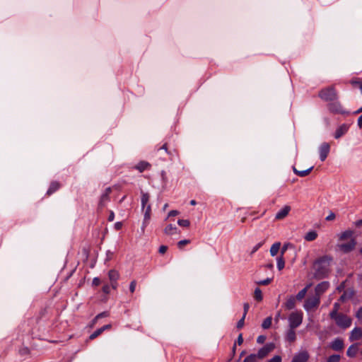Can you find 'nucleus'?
<instances>
[{
	"label": "nucleus",
	"mask_w": 362,
	"mask_h": 362,
	"mask_svg": "<svg viewBox=\"0 0 362 362\" xmlns=\"http://www.w3.org/2000/svg\"><path fill=\"white\" fill-rule=\"evenodd\" d=\"M332 259L329 256L325 255L315 261V274L317 277L324 278L328 275Z\"/></svg>",
	"instance_id": "obj_1"
},
{
	"label": "nucleus",
	"mask_w": 362,
	"mask_h": 362,
	"mask_svg": "<svg viewBox=\"0 0 362 362\" xmlns=\"http://www.w3.org/2000/svg\"><path fill=\"white\" fill-rule=\"evenodd\" d=\"M303 313L301 311L292 312L288 318L289 328L296 329L303 322Z\"/></svg>",
	"instance_id": "obj_2"
},
{
	"label": "nucleus",
	"mask_w": 362,
	"mask_h": 362,
	"mask_svg": "<svg viewBox=\"0 0 362 362\" xmlns=\"http://www.w3.org/2000/svg\"><path fill=\"white\" fill-rule=\"evenodd\" d=\"M319 96L325 101H332L337 98V93L334 88L329 87L322 90L319 93Z\"/></svg>",
	"instance_id": "obj_3"
},
{
	"label": "nucleus",
	"mask_w": 362,
	"mask_h": 362,
	"mask_svg": "<svg viewBox=\"0 0 362 362\" xmlns=\"http://www.w3.org/2000/svg\"><path fill=\"white\" fill-rule=\"evenodd\" d=\"M334 320L337 325L342 329H346L351 325V319L344 314H339Z\"/></svg>",
	"instance_id": "obj_4"
},
{
	"label": "nucleus",
	"mask_w": 362,
	"mask_h": 362,
	"mask_svg": "<svg viewBox=\"0 0 362 362\" xmlns=\"http://www.w3.org/2000/svg\"><path fill=\"white\" fill-rule=\"evenodd\" d=\"M275 345L274 343H267L263 347L260 348L256 354L257 359H262L266 357L274 349Z\"/></svg>",
	"instance_id": "obj_5"
},
{
	"label": "nucleus",
	"mask_w": 362,
	"mask_h": 362,
	"mask_svg": "<svg viewBox=\"0 0 362 362\" xmlns=\"http://www.w3.org/2000/svg\"><path fill=\"white\" fill-rule=\"evenodd\" d=\"M320 301V298L318 296H314L313 297L308 298L305 301V303L303 305L304 309L309 312L313 308L317 307Z\"/></svg>",
	"instance_id": "obj_6"
},
{
	"label": "nucleus",
	"mask_w": 362,
	"mask_h": 362,
	"mask_svg": "<svg viewBox=\"0 0 362 362\" xmlns=\"http://www.w3.org/2000/svg\"><path fill=\"white\" fill-rule=\"evenodd\" d=\"M328 109L331 112L335 113V114H341V115L349 114V112L345 111L343 109L341 104L337 101L329 103Z\"/></svg>",
	"instance_id": "obj_7"
},
{
	"label": "nucleus",
	"mask_w": 362,
	"mask_h": 362,
	"mask_svg": "<svg viewBox=\"0 0 362 362\" xmlns=\"http://www.w3.org/2000/svg\"><path fill=\"white\" fill-rule=\"evenodd\" d=\"M112 189L110 187H107L103 194L100 196L99 203H98V207L100 209L103 208L105 206L107 203L110 201V194L111 192Z\"/></svg>",
	"instance_id": "obj_8"
},
{
	"label": "nucleus",
	"mask_w": 362,
	"mask_h": 362,
	"mask_svg": "<svg viewBox=\"0 0 362 362\" xmlns=\"http://www.w3.org/2000/svg\"><path fill=\"white\" fill-rule=\"evenodd\" d=\"M330 151V146L328 143L324 142L319 146L320 159L321 161L325 160Z\"/></svg>",
	"instance_id": "obj_9"
},
{
	"label": "nucleus",
	"mask_w": 362,
	"mask_h": 362,
	"mask_svg": "<svg viewBox=\"0 0 362 362\" xmlns=\"http://www.w3.org/2000/svg\"><path fill=\"white\" fill-rule=\"evenodd\" d=\"M349 127H350V125L348 124H345V123L339 125L337 128V129L334 132V139H339L341 136L345 135L348 132Z\"/></svg>",
	"instance_id": "obj_10"
},
{
	"label": "nucleus",
	"mask_w": 362,
	"mask_h": 362,
	"mask_svg": "<svg viewBox=\"0 0 362 362\" xmlns=\"http://www.w3.org/2000/svg\"><path fill=\"white\" fill-rule=\"evenodd\" d=\"M329 346L335 351H341L344 347V341L341 338L337 337L329 343Z\"/></svg>",
	"instance_id": "obj_11"
},
{
	"label": "nucleus",
	"mask_w": 362,
	"mask_h": 362,
	"mask_svg": "<svg viewBox=\"0 0 362 362\" xmlns=\"http://www.w3.org/2000/svg\"><path fill=\"white\" fill-rule=\"evenodd\" d=\"M309 354L307 351H302L296 353L292 358L291 362H307Z\"/></svg>",
	"instance_id": "obj_12"
},
{
	"label": "nucleus",
	"mask_w": 362,
	"mask_h": 362,
	"mask_svg": "<svg viewBox=\"0 0 362 362\" xmlns=\"http://www.w3.org/2000/svg\"><path fill=\"white\" fill-rule=\"evenodd\" d=\"M356 245V242L354 239H351L349 243H342L339 245V249L344 253H348L354 250Z\"/></svg>",
	"instance_id": "obj_13"
},
{
	"label": "nucleus",
	"mask_w": 362,
	"mask_h": 362,
	"mask_svg": "<svg viewBox=\"0 0 362 362\" xmlns=\"http://www.w3.org/2000/svg\"><path fill=\"white\" fill-rule=\"evenodd\" d=\"M329 283L328 281H322L318 284L315 288V296H318L320 298V295L328 289Z\"/></svg>",
	"instance_id": "obj_14"
},
{
	"label": "nucleus",
	"mask_w": 362,
	"mask_h": 362,
	"mask_svg": "<svg viewBox=\"0 0 362 362\" xmlns=\"http://www.w3.org/2000/svg\"><path fill=\"white\" fill-rule=\"evenodd\" d=\"M362 337V329L359 327H354L350 332L349 339L351 341L358 340Z\"/></svg>",
	"instance_id": "obj_15"
},
{
	"label": "nucleus",
	"mask_w": 362,
	"mask_h": 362,
	"mask_svg": "<svg viewBox=\"0 0 362 362\" xmlns=\"http://www.w3.org/2000/svg\"><path fill=\"white\" fill-rule=\"evenodd\" d=\"M291 207L289 206H285L281 209L276 214L275 218L276 219H282L285 218L289 213Z\"/></svg>",
	"instance_id": "obj_16"
},
{
	"label": "nucleus",
	"mask_w": 362,
	"mask_h": 362,
	"mask_svg": "<svg viewBox=\"0 0 362 362\" xmlns=\"http://www.w3.org/2000/svg\"><path fill=\"white\" fill-rule=\"evenodd\" d=\"M151 205L148 204L145 209L144 214V222L142 224V230H144L145 227L146 226L147 222L149 221L151 218Z\"/></svg>",
	"instance_id": "obj_17"
},
{
	"label": "nucleus",
	"mask_w": 362,
	"mask_h": 362,
	"mask_svg": "<svg viewBox=\"0 0 362 362\" xmlns=\"http://www.w3.org/2000/svg\"><path fill=\"white\" fill-rule=\"evenodd\" d=\"M179 232L178 228L173 224H168L164 229V233L169 235L177 234Z\"/></svg>",
	"instance_id": "obj_18"
},
{
	"label": "nucleus",
	"mask_w": 362,
	"mask_h": 362,
	"mask_svg": "<svg viewBox=\"0 0 362 362\" xmlns=\"http://www.w3.org/2000/svg\"><path fill=\"white\" fill-rule=\"evenodd\" d=\"M296 298L293 296H290L286 300L284 305L287 310H293L296 306Z\"/></svg>",
	"instance_id": "obj_19"
},
{
	"label": "nucleus",
	"mask_w": 362,
	"mask_h": 362,
	"mask_svg": "<svg viewBox=\"0 0 362 362\" xmlns=\"http://www.w3.org/2000/svg\"><path fill=\"white\" fill-rule=\"evenodd\" d=\"M149 201V194L146 192H141V209L144 210L146 208V206L148 205V202Z\"/></svg>",
	"instance_id": "obj_20"
},
{
	"label": "nucleus",
	"mask_w": 362,
	"mask_h": 362,
	"mask_svg": "<svg viewBox=\"0 0 362 362\" xmlns=\"http://www.w3.org/2000/svg\"><path fill=\"white\" fill-rule=\"evenodd\" d=\"M148 167H150V164L146 161H140L137 165H135V169L138 170L140 173L144 172Z\"/></svg>",
	"instance_id": "obj_21"
},
{
	"label": "nucleus",
	"mask_w": 362,
	"mask_h": 362,
	"mask_svg": "<svg viewBox=\"0 0 362 362\" xmlns=\"http://www.w3.org/2000/svg\"><path fill=\"white\" fill-rule=\"evenodd\" d=\"M357 351H358V346L356 344H352L351 345L347 351H346V355L349 356V357H354L356 354H357Z\"/></svg>",
	"instance_id": "obj_22"
},
{
	"label": "nucleus",
	"mask_w": 362,
	"mask_h": 362,
	"mask_svg": "<svg viewBox=\"0 0 362 362\" xmlns=\"http://www.w3.org/2000/svg\"><path fill=\"white\" fill-rule=\"evenodd\" d=\"M339 308H340V304L339 303L336 302L334 303L333 309L329 313V316L332 319L334 320L335 317H337V316L339 315V314L338 313V310H339Z\"/></svg>",
	"instance_id": "obj_23"
},
{
	"label": "nucleus",
	"mask_w": 362,
	"mask_h": 362,
	"mask_svg": "<svg viewBox=\"0 0 362 362\" xmlns=\"http://www.w3.org/2000/svg\"><path fill=\"white\" fill-rule=\"evenodd\" d=\"M313 167H310L304 170H298L295 167L293 168V172L295 174L300 177H305L313 170Z\"/></svg>",
	"instance_id": "obj_24"
},
{
	"label": "nucleus",
	"mask_w": 362,
	"mask_h": 362,
	"mask_svg": "<svg viewBox=\"0 0 362 362\" xmlns=\"http://www.w3.org/2000/svg\"><path fill=\"white\" fill-rule=\"evenodd\" d=\"M281 243L279 242H276L274 243L270 248V255L272 257H274L278 253L280 249Z\"/></svg>",
	"instance_id": "obj_25"
},
{
	"label": "nucleus",
	"mask_w": 362,
	"mask_h": 362,
	"mask_svg": "<svg viewBox=\"0 0 362 362\" xmlns=\"http://www.w3.org/2000/svg\"><path fill=\"white\" fill-rule=\"evenodd\" d=\"M59 188V184L57 182H52L47 191L48 195L55 192Z\"/></svg>",
	"instance_id": "obj_26"
},
{
	"label": "nucleus",
	"mask_w": 362,
	"mask_h": 362,
	"mask_svg": "<svg viewBox=\"0 0 362 362\" xmlns=\"http://www.w3.org/2000/svg\"><path fill=\"white\" fill-rule=\"evenodd\" d=\"M310 286V284L306 286L304 288L300 290L295 297V298L298 300H301L306 295L308 288Z\"/></svg>",
	"instance_id": "obj_27"
},
{
	"label": "nucleus",
	"mask_w": 362,
	"mask_h": 362,
	"mask_svg": "<svg viewBox=\"0 0 362 362\" xmlns=\"http://www.w3.org/2000/svg\"><path fill=\"white\" fill-rule=\"evenodd\" d=\"M295 329L289 328L286 333V339L289 341H293L296 340V335L294 331Z\"/></svg>",
	"instance_id": "obj_28"
},
{
	"label": "nucleus",
	"mask_w": 362,
	"mask_h": 362,
	"mask_svg": "<svg viewBox=\"0 0 362 362\" xmlns=\"http://www.w3.org/2000/svg\"><path fill=\"white\" fill-rule=\"evenodd\" d=\"M108 276L110 281H117L119 279V274L116 270L112 269L109 272Z\"/></svg>",
	"instance_id": "obj_29"
},
{
	"label": "nucleus",
	"mask_w": 362,
	"mask_h": 362,
	"mask_svg": "<svg viewBox=\"0 0 362 362\" xmlns=\"http://www.w3.org/2000/svg\"><path fill=\"white\" fill-rule=\"evenodd\" d=\"M285 266V262L282 255L276 258V267L280 271L284 269Z\"/></svg>",
	"instance_id": "obj_30"
},
{
	"label": "nucleus",
	"mask_w": 362,
	"mask_h": 362,
	"mask_svg": "<svg viewBox=\"0 0 362 362\" xmlns=\"http://www.w3.org/2000/svg\"><path fill=\"white\" fill-rule=\"evenodd\" d=\"M317 235L315 231H310L306 233L305 236V239L308 241H312L314 240L317 238Z\"/></svg>",
	"instance_id": "obj_31"
},
{
	"label": "nucleus",
	"mask_w": 362,
	"mask_h": 362,
	"mask_svg": "<svg viewBox=\"0 0 362 362\" xmlns=\"http://www.w3.org/2000/svg\"><path fill=\"white\" fill-rule=\"evenodd\" d=\"M272 317H267L264 319L262 324V327L264 329H269L272 325Z\"/></svg>",
	"instance_id": "obj_32"
},
{
	"label": "nucleus",
	"mask_w": 362,
	"mask_h": 362,
	"mask_svg": "<svg viewBox=\"0 0 362 362\" xmlns=\"http://www.w3.org/2000/svg\"><path fill=\"white\" fill-rule=\"evenodd\" d=\"M352 235H353V231L351 230H346L344 231L340 235L339 238H340V240H345V239L352 237Z\"/></svg>",
	"instance_id": "obj_33"
},
{
	"label": "nucleus",
	"mask_w": 362,
	"mask_h": 362,
	"mask_svg": "<svg viewBox=\"0 0 362 362\" xmlns=\"http://www.w3.org/2000/svg\"><path fill=\"white\" fill-rule=\"evenodd\" d=\"M341 356L339 354H332L329 356L327 360V362H339Z\"/></svg>",
	"instance_id": "obj_34"
},
{
	"label": "nucleus",
	"mask_w": 362,
	"mask_h": 362,
	"mask_svg": "<svg viewBox=\"0 0 362 362\" xmlns=\"http://www.w3.org/2000/svg\"><path fill=\"white\" fill-rule=\"evenodd\" d=\"M354 295V292L351 291L349 293L344 292L339 298V300L342 302L351 298Z\"/></svg>",
	"instance_id": "obj_35"
},
{
	"label": "nucleus",
	"mask_w": 362,
	"mask_h": 362,
	"mask_svg": "<svg viewBox=\"0 0 362 362\" xmlns=\"http://www.w3.org/2000/svg\"><path fill=\"white\" fill-rule=\"evenodd\" d=\"M257 358L255 354H251L247 356L243 362H257Z\"/></svg>",
	"instance_id": "obj_36"
},
{
	"label": "nucleus",
	"mask_w": 362,
	"mask_h": 362,
	"mask_svg": "<svg viewBox=\"0 0 362 362\" xmlns=\"http://www.w3.org/2000/svg\"><path fill=\"white\" fill-rule=\"evenodd\" d=\"M255 298L258 301H260L262 300V291L258 287L256 288L255 290Z\"/></svg>",
	"instance_id": "obj_37"
},
{
	"label": "nucleus",
	"mask_w": 362,
	"mask_h": 362,
	"mask_svg": "<svg viewBox=\"0 0 362 362\" xmlns=\"http://www.w3.org/2000/svg\"><path fill=\"white\" fill-rule=\"evenodd\" d=\"M177 224L182 227H188L190 225V222L187 219H179Z\"/></svg>",
	"instance_id": "obj_38"
},
{
	"label": "nucleus",
	"mask_w": 362,
	"mask_h": 362,
	"mask_svg": "<svg viewBox=\"0 0 362 362\" xmlns=\"http://www.w3.org/2000/svg\"><path fill=\"white\" fill-rule=\"evenodd\" d=\"M351 83L355 86V87H357L360 89L361 93H362V80L361 81H351Z\"/></svg>",
	"instance_id": "obj_39"
},
{
	"label": "nucleus",
	"mask_w": 362,
	"mask_h": 362,
	"mask_svg": "<svg viewBox=\"0 0 362 362\" xmlns=\"http://www.w3.org/2000/svg\"><path fill=\"white\" fill-rule=\"evenodd\" d=\"M264 241H261L258 243H257L254 247L252 249V251H251V254H253L255 253V252H257L262 246V245L264 244Z\"/></svg>",
	"instance_id": "obj_40"
},
{
	"label": "nucleus",
	"mask_w": 362,
	"mask_h": 362,
	"mask_svg": "<svg viewBox=\"0 0 362 362\" xmlns=\"http://www.w3.org/2000/svg\"><path fill=\"white\" fill-rule=\"evenodd\" d=\"M102 333V330L100 329H96L95 332H93L89 337L90 339H93L96 338L98 336H99Z\"/></svg>",
	"instance_id": "obj_41"
},
{
	"label": "nucleus",
	"mask_w": 362,
	"mask_h": 362,
	"mask_svg": "<svg viewBox=\"0 0 362 362\" xmlns=\"http://www.w3.org/2000/svg\"><path fill=\"white\" fill-rule=\"evenodd\" d=\"M281 360L282 359L280 356L276 355L269 359L267 362H281Z\"/></svg>",
	"instance_id": "obj_42"
},
{
	"label": "nucleus",
	"mask_w": 362,
	"mask_h": 362,
	"mask_svg": "<svg viewBox=\"0 0 362 362\" xmlns=\"http://www.w3.org/2000/svg\"><path fill=\"white\" fill-rule=\"evenodd\" d=\"M272 280V279L271 278H267L264 280L258 281L257 284L259 285H267L271 283Z\"/></svg>",
	"instance_id": "obj_43"
},
{
	"label": "nucleus",
	"mask_w": 362,
	"mask_h": 362,
	"mask_svg": "<svg viewBox=\"0 0 362 362\" xmlns=\"http://www.w3.org/2000/svg\"><path fill=\"white\" fill-rule=\"evenodd\" d=\"M136 286V282L135 280H133L132 281H131V283L129 284V291H131V293L134 292Z\"/></svg>",
	"instance_id": "obj_44"
},
{
	"label": "nucleus",
	"mask_w": 362,
	"mask_h": 362,
	"mask_svg": "<svg viewBox=\"0 0 362 362\" xmlns=\"http://www.w3.org/2000/svg\"><path fill=\"white\" fill-rule=\"evenodd\" d=\"M108 316V313L107 312H103L97 315L95 317V320H98L100 318L105 317Z\"/></svg>",
	"instance_id": "obj_45"
},
{
	"label": "nucleus",
	"mask_w": 362,
	"mask_h": 362,
	"mask_svg": "<svg viewBox=\"0 0 362 362\" xmlns=\"http://www.w3.org/2000/svg\"><path fill=\"white\" fill-rule=\"evenodd\" d=\"M245 318V316H243V317H241V319L238 322V323H237V327H238V329L242 328V327H243V325H244Z\"/></svg>",
	"instance_id": "obj_46"
},
{
	"label": "nucleus",
	"mask_w": 362,
	"mask_h": 362,
	"mask_svg": "<svg viewBox=\"0 0 362 362\" xmlns=\"http://www.w3.org/2000/svg\"><path fill=\"white\" fill-rule=\"evenodd\" d=\"M189 243V240H180L178 243H177V245L180 248H181L182 246H184L185 245Z\"/></svg>",
	"instance_id": "obj_47"
},
{
	"label": "nucleus",
	"mask_w": 362,
	"mask_h": 362,
	"mask_svg": "<svg viewBox=\"0 0 362 362\" xmlns=\"http://www.w3.org/2000/svg\"><path fill=\"white\" fill-rule=\"evenodd\" d=\"M266 339V337L264 336V335H259L257 338V342L258 344H263L264 342Z\"/></svg>",
	"instance_id": "obj_48"
},
{
	"label": "nucleus",
	"mask_w": 362,
	"mask_h": 362,
	"mask_svg": "<svg viewBox=\"0 0 362 362\" xmlns=\"http://www.w3.org/2000/svg\"><path fill=\"white\" fill-rule=\"evenodd\" d=\"M356 317L358 320H362V307L359 308V309L357 310L356 313Z\"/></svg>",
	"instance_id": "obj_49"
},
{
	"label": "nucleus",
	"mask_w": 362,
	"mask_h": 362,
	"mask_svg": "<svg viewBox=\"0 0 362 362\" xmlns=\"http://www.w3.org/2000/svg\"><path fill=\"white\" fill-rule=\"evenodd\" d=\"M168 250V247L167 246L165 245H161L160 247H159V252L160 254H164Z\"/></svg>",
	"instance_id": "obj_50"
},
{
	"label": "nucleus",
	"mask_w": 362,
	"mask_h": 362,
	"mask_svg": "<svg viewBox=\"0 0 362 362\" xmlns=\"http://www.w3.org/2000/svg\"><path fill=\"white\" fill-rule=\"evenodd\" d=\"M289 245V244H284L283 245V247H281V255H282V256L284 255V254L286 252V251L288 249V246Z\"/></svg>",
	"instance_id": "obj_51"
},
{
	"label": "nucleus",
	"mask_w": 362,
	"mask_h": 362,
	"mask_svg": "<svg viewBox=\"0 0 362 362\" xmlns=\"http://www.w3.org/2000/svg\"><path fill=\"white\" fill-rule=\"evenodd\" d=\"M243 334H240L237 339V343L238 345H241L243 344Z\"/></svg>",
	"instance_id": "obj_52"
},
{
	"label": "nucleus",
	"mask_w": 362,
	"mask_h": 362,
	"mask_svg": "<svg viewBox=\"0 0 362 362\" xmlns=\"http://www.w3.org/2000/svg\"><path fill=\"white\" fill-rule=\"evenodd\" d=\"M179 214V211L177 210H172L168 213V216H175Z\"/></svg>",
	"instance_id": "obj_53"
},
{
	"label": "nucleus",
	"mask_w": 362,
	"mask_h": 362,
	"mask_svg": "<svg viewBox=\"0 0 362 362\" xmlns=\"http://www.w3.org/2000/svg\"><path fill=\"white\" fill-rule=\"evenodd\" d=\"M114 218H115V214L112 211H110L107 219L109 221H112L114 220Z\"/></svg>",
	"instance_id": "obj_54"
},
{
	"label": "nucleus",
	"mask_w": 362,
	"mask_h": 362,
	"mask_svg": "<svg viewBox=\"0 0 362 362\" xmlns=\"http://www.w3.org/2000/svg\"><path fill=\"white\" fill-rule=\"evenodd\" d=\"M249 307L250 306H249L248 303H245L244 304V313H243V316H245V317L246 316L247 313L248 309H249Z\"/></svg>",
	"instance_id": "obj_55"
},
{
	"label": "nucleus",
	"mask_w": 362,
	"mask_h": 362,
	"mask_svg": "<svg viewBox=\"0 0 362 362\" xmlns=\"http://www.w3.org/2000/svg\"><path fill=\"white\" fill-rule=\"evenodd\" d=\"M335 218V214L334 213H330L327 217V221H332Z\"/></svg>",
	"instance_id": "obj_56"
},
{
	"label": "nucleus",
	"mask_w": 362,
	"mask_h": 362,
	"mask_svg": "<svg viewBox=\"0 0 362 362\" xmlns=\"http://www.w3.org/2000/svg\"><path fill=\"white\" fill-rule=\"evenodd\" d=\"M122 222L118 221L115 223V228L116 230H119L122 228Z\"/></svg>",
	"instance_id": "obj_57"
},
{
	"label": "nucleus",
	"mask_w": 362,
	"mask_h": 362,
	"mask_svg": "<svg viewBox=\"0 0 362 362\" xmlns=\"http://www.w3.org/2000/svg\"><path fill=\"white\" fill-rule=\"evenodd\" d=\"M103 291L104 293H109L110 291V288L109 286L106 285V286H104L103 288Z\"/></svg>",
	"instance_id": "obj_58"
},
{
	"label": "nucleus",
	"mask_w": 362,
	"mask_h": 362,
	"mask_svg": "<svg viewBox=\"0 0 362 362\" xmlns=\"http://www.w3.org/2000/svg\"><path fill=\"white\" fill-rule=\"evenodd\" d=\"M100 279H99V278H98V277H95V278L93 279V284H94V285L98 286V285H99V284H100Z\"/></svg>",
	"instance_id": "obj_59"
},
{
	"label": "nucleus",
	"mask_w": 362,
	"mask_h": 362,
	"mask_svg": "<svg viewBox=\"0 0 362 362\" xmlns=\"http://www.w3.org/2000/svg\"><path fill=\"white\" fill-rule=\"evenodd\" d=\"M357 124L360 128L362 127V115L358 118Z\"/></svg>",
	"instance_id": "obj_60"
},
{
	"label": "nucleus",
	"mask_w": 362,
	"mask_h": 362,
	"mask_svg": "<svg viewBox=\"0 0 362 362\" xmlns=\"http://www.w3.org/2000/svg\"><path fill=\"white\" fill-rule=\"evenodd\" d=\"M111 327V325H104L102 327H100V330H102V332H104L105 330L109 329Z\"/></svg>",
	"instance_id": "obj_61"
},
{
	"label": "nucleus",
	"mask_w": 362,
	"mask_h": 362,
	"mask_svg": "<svg viewBox=\"0 0 362 362\" xmlns=\"http://www.w3.org/2000/svg\"><path fill=\"white\" fill-rule=\"evenodd\" d=\"M159 150H165L167 153L170 154V153L168 151L166 144H163L162 147L159 148Z\"/></svg>",
	"instance_id": "obj_62"
},
{
	"label": "nucleus",
	"mask_w": 362,
	"mask_h": 362,
	"mask_svg": "<svg viewBox=\"0 0 362 362\" xmlns=\"http://www.w3.org/2000/svg\"><path fill=\"white\" fill-rule=\"evenodd\" d=\"M355 225L358 227L362 226V219L356 221Z\"/></svg>",
	"instance_id": "obj_63"
},
{
	"label": "nucleus",
	"mask_w": 362,
	"mask_h": 362,
	"mask_svg": "<svg viewBox=\"0 0 362 362\" xmlns=\"http://www.w3.org/2000/svg\"><path fill=\"white\" fill-rule=\"evenodd\" d=\"M112 287L113 289H116L117 287V281H111Z\"/></svg>",
	"instance_id": "obj_64"
}]
</instances>
